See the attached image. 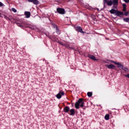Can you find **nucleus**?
<instances>
[{"label":"nucleus","instance_id":"4be33fe9","mask_svg":"<svg viewBox=\"0 0 129 129\" xmlns=\"http://www.w3.org/2000/svg\"><path fill=\"white\" fill-rule=\"evenodd\" d=\"M122 6L123 8V11H125V7H126V6L125 5V4H123Z\"/></svg>","mask_w":129,"mask_h":129},{"label":"nucleus","instance_id":"ddd939ff","mask_svg":"<svg viewBox=\"0 0 129 129\" xmlns=\"http://www.w3.org/2000/svg\"><path fill=\"white\" fill-rule=\"evenodd\" d=\"M117 12V10H115L113 9H111L110 10V14H115L116 15V12Z\"/></svg>","mask_w":129,"mask_h":129},{"label":"nucleus","instance_id":"7c9ffc66","mask_svg":"<svg viewBox=\"0 0 129 129\" xmlns=\"http://www.w3.org/2000/svg\"><path fill=\"white\" fill-rule=\"evenodd\" d=\"M2 15V14L0 13V16Z\"/></svg>","mask_w":129,"mask_h":129},{"label":"nucleus","instance_id":"6e6552de","mask_svg":"<svg viewBox=\"0 0 129 129\" xmlns=\"http://www.w3.org/2000/svg\"><path fill=\"white\" fill-rule=\"evenodd\" d=\"M76 30H77V31H78L79 32H80V33H84V32H83V30H82V28H81V27H80L79 26H77L76 27Z\"/></svg>","mask_w":129,"mask_h":129},{"label":"nucleus","instance_id":"a211bd4d","mask_svg":"<svg viewBox=\"0 0 129 129\" xmlns=\"http://www.w3.org/2000/svg\"><path fill=\"white\" fill-rule=\"evenodd\" d=\"M87 95H88V96L90 97L91 96H92V93H91V92H88Z\"/></svg>","mask_w":129,"mask_h":129},{"label":"nucleus","instance_id":"393cba45","mask_svg":"<svg viewBox=\"0 0 129 129\" xmlns=\"http://www.w3.org/2000/svg\"><path fill=\"white\" fill-rule=\"evenodd\" d=\"M3 6H4V4L2 2H0V7H3Z\"/></svg>","mask_w":129,"mask_h":129},{"label":"nucleus","instance_id":"aec40b11","mask_svg":"<svg viewBox=\"0 0 129 129\" xmlns=\"http://www.w3.org/2000/svg\"><path fill=\"white\" fill-rule=\"evenodd\" d=\"M123 70H124V71H125L126 72H127V71H128V69H127V68H126L123 67Z\"/></svg>","mask_w":129,"mask_h":129},{"label":"nucleus","instance_id":"f3484780","mask_svg":"<svg viewBox=\"0 0 129 129\" xmlns=\"http://www.w3.org/2000/svg\"><path fill=\"white\" fill-rule=\"evenodd\" d=\"M105 119H106V120H108V119H109V114H106V115L105 116Z\"/></svg>","mask_w":129,"mask_h":129},{"label":"nucleus","instance_id":"dca6fc26","mask_svg":"<svg viewBox=\"0 0 129 129\" xmlns=\"http://www.w3.org/2000/svg\"><path fill=\"white\" fill-rule=\"evenodd\" d=\"M81 107H83L84 106V102H83V100L82 99V101L80 103Z\"/></svg>","mask_w":129,"mask_h":129},{"label":"nucleus","instance_id":"39448f33","mask_svg":"<svg viewBox=\"0 0 129 129\" xmlns=\"http://www.w3.org/2000/svg\"><path fill=\"white\" fill-rule=\"evenodd\" d=\"M115 64L117 65V68H119L120 70H122V69H123V66H122L121 63L117 62L115 63Z\"/></svg>","mask_w":129,"mask_h":129},{"label":"nucleus","instance_id":"a878e982","mask_svg":"<svg viewBox=\"0 0 129 129\" xmlns=\"http://www.w3.org/2000/svg\"><path fill=\"white\" fill-rule=\"evenodd\" d=\"M56 33L57 34H60V31H59V30L58 29H56Z\"/></svg>","mask_w":129,"mask_h":129},{"label":"nucleus","instance_id":"4468645a","mask_svg":"<svg viewBox=\"0 0 129 129\" xmlns=\"http://www.w3.org/2000/svg\"><path fill=\"white\" fill-rule=\"evenodd\" d=\"M63 110H64V112H68V111H69V110H70V108L68 106H67L64 108Z\"/></svg>","mask_w":129,"mask_h":129},{"label":"nucleus","instance_id":"f8f14e48","mask_svg":"<svg viewBox=\"0 0 129 129\" xmlns=\"http://www.w3.org/2000/svg\"><path fill=\"white\" fill-rule=\"evenodd\" d=\"M25 15L26 16V18H28L31 16V13H30L29 12H25Z\"/></svg>","mask_w":129,"mask_h":129},{"label":"nucleus","instance_id":"423d86ee","mask_svg":"<svg viewBox=\"0 0 129 129\" xmlns=\"http://www.w3.org/2000/svg\"><path fill=\"white\" fill-rule=\"evenodd\" d=\"M62 95H64V92H60L56 95V97L58 99H60V98H61V97H62Z\"/></svg>","mask_w":129,"mask_h":129},{"label":"nucleus","instance_id":"0eeeda50","mask_svg":"<svg viewBox=\"0 0 129 129\" xmlns=\"http://www.w3.org/2000/svg\"><path fill=\"white\" fill-rule=\"evenodd\" d=\"M29 3H32L34 5L39 4V1L38 0H28Z\"/></svg>","mask_w":129,"mask_h":129},{"label":"nucleus","instance_id":"f257e3e1","mask_svg":"<svg viewBox=\"0 0 129 129\" xmlns=\"http://www.w3.org/2000/svg\"><path fill=\"white\" fill-rule=\"evenodd\" d=\"M56 11L58 14H60V15H64L65 14V10L64 9L62 8H57L56 9Z\"/></svg>","mask_w":129,"mask_h":129},{"label":"nucleus","instance_id":"c85d7f7f","mask_svg":"<svg viewBox=\"0 0 129 129\" xmlns=\"http://www.w3.org/2000/svg\"><path fill=\"white\" fill-rule=\"evenodd\" d=\"M125 76H126V77H127V78H129V74L125 75Z\"/></svg>","mask_w":129,"mask_h":129},{"label":"nucleus","instance_id":"b1692460","mask_svg":"<svg viewBox=\"0 0 129 129\" xmlns=\"http://www.w3.org/2000/svg\"><path fill=\"white\" fill-rule=\"evenodd\" d=\"M4 18H5V19H6V20H8V19H9V18H8V17H7V16H6V15H4Z\"/></svg>","mask_w":129,"mask_h":129},{"label":"nucleus","instance_id":"1a4fd4ad","mask_svg":"<svg viewBox=\"0 0 129 129\" xmlns=\"http://www.w3.org/2000/svg\"><path fill=\"white\" fill-rule=\"evenodd\" d=\"M104 3H106L107 5L108 6H112V1H106V0H104Z\"/></svg>","mask_w":129,"mask_h":129},{"label":"nucleus","instance_id":"412c9836","mask_svg":"<svg viewBox=\"0 0 129 129\" xmlns=\"http://www.w3.org/2000/svg\"><path fill=\"white\" fill-rule=\"evenodd\" d=\"M12 11L14 12V13H17V10H16L15 8H12Z\"/></svg>","mask_w":129,"mask_h":129},{"label":"nucleus","instance_id":"2eb2a0df","mask_svg":"<svg viewBox=\"0 0 129 129\" xmlns=\"http://www.w3.org/2000/svg\"><path fill=\"white\" fill-rule=\"evenodd\" d=\"M71 112V115H73L74 113H75V111L74 110V109H72L70 110Z\"/></svg>","mask_w":129,"mask_h":129},{"label":"nucleus","instance_id":"6ab92c4d","mask_svg":"<svg viewBox=\"0 0 129 129\" xmlns=\"http://www.w3.org/2000/svg\"><path fill=\"white\" fill-rule=\"evenodd\" d=\"M123 21L124 22H129V18H124Z\"/></svg>","mask_w":129,"mask_h":129},{"label":"nucleus","instance_id":"7ed1b4c3","mask_svg":"<svg viewBox=\"0 0 129 129\" xmlns=\"http://www.w3.org/2000/svg\"><path fill=\"white\" fill-rule=\"evenodd\" d=\"M105 67L108 68V69H115V66L110 64H106Z\"/></svg>","mask_w":129,"mask_h":129},{"label":"nucleus","instance_id":"c756f323","mask_svg":"<svg viewBox=\"0 0 129 129\" xmlns=\"http://www.w3.org/2000/svg\"><path fill=\"white\" fill-rule=\"evenodd\" d=\"M18 27H22V25L19 24V25H18Z\"/></svg>","mask_w":129,"mask_h":129},{"label":"nucleus","instance_id":"cd10ccee","mask_svg":"<svg viewBox=\"0 0 129 129\" xmlns=\"http://www.w3.org/2000/svg\"><path fill=\"white\" fill-rule=\"evenodd\" d=\"M124 2H125V3H128L129 0H124Z\"/></svg>","mask_w":129,"mask_h":129},{"label":"nucleus","instance_id":"5701e85b","mask_svg":"<svg viewBox=\"0 0 129 129\" xmlns=\"http://www.w3.org/2000/svg\"><path fill=\"white\" fill-rule=\"evenodd\" d=\"M110 63H114V64H115V63H117V62H115V61H114L113 60H110Z\"/></svg>","mask_w":129,"mask_h":129},{"label":"nucleus","instance_id":"9b49d317","mask_svg":"<svg viewBox=\"0 0 129 129\" xmlns=\"http://www.w3.org/2000/svg\"><path fill=\"white\" fill-rule=\"evenodd\" d=\"M122 15H123V13L121 12H119L117 10V12L116 13V16H122Z\"/></svg>","mask_w":129,"mask_h":129},{"label":"nucleus","instance_id":"9d476101","mask_svg":"<svg viewBox=\"0 0 129 129\" xmlns=\"http://www.w3.org/2000/svg\"><path fill=\"white\" fill-rule=\"evenodd\" d=\"M89 58H90V59H92V60H94V61H97V59L95 58V56L92 55H88Z\"/></svg>","mask_w":129,"mask_h":129},{"label":"nucleus","instance_id":"bb28decb","mask_svg":"<svg viewBox=\"0 0 129 129\" xmlns=\"http://www.w3.org/2000/svg\"><path fill=\"white\" fill-rule=\"evenodd\" d=\"M124 15H125V16H127V15H128V12H125V14H124Z\"/></svg>","mask_w":129,"mask_h":129},{"label":"nucleus","instance_id":"f03ea898","mask_svg":"<svg viewBox=\"0 0 129 129\" xmlns=\"http://www.w3.org/2000/svg\"><path fill=\"white\" fill-rule=\"evenodd\" d=\"M82 101V99L81 98L79 100V101L76 103L75 106L77 109H79V105H80V103H81V102Z\"/></svg>","mask_w":129,"mask_h":129},{"label":"nucleus","instance_id":"20e7f679","mask_svg":"<svg viewBox=\"0 0 129 129\" xmlns=\"http://www.w3.org/2000/svg\"><path fill=\"white\" fill-rule=\"evenodd\" d=\"M112 5H113V8L116 9V6L118 5V1L117 0H113Z\"/></svg>","mask_w":129,"mask_h":129}]
</instances>
